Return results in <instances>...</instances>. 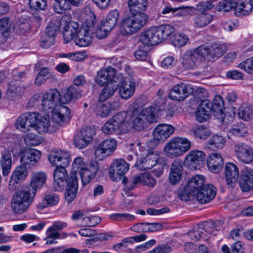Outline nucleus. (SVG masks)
Returning <instances> with one entry per match:
<instances>
[{
	"label": "nucleus",
	"mask_w": 253,
	"mask_h": 253,
	"mask_svg": "<svg viewBox=\"0 0 253 253\" xmlns=\"http://www.w3.org/2000/svg\"><path fill=\"white\" fill-rule=\"evenodd\" d=\"M21 165L31 169L36 167L41 158V153L35 149H27L20 153Z\"/></svg>",
	"instance_id": "19"
},
{
	"label": "nucleus",
	"mask_w": 253,
	"mask_h": 253,
	"mask_svg": "<svg viewBox=\"0 0 253 253\" xmlns=\"http://www.w3.org/2000/svg\"><path fill=\"white\" fill-rule=\"evenodd\" d=\"M126 112L117 113L107 121L102 127V132L106 135L126 133L130 128V125L125 121Z\"/></svg>",
	"instance_id": "4"
},
{
	"label": "nucleus",
	"mask_w": 253,
	"mask_h": 253,
	"mask_svg": "<svg viewBox=\"0 0 253 253\" xmlns=\"http://www.w3.org/2000/svg\"><path fill=\"white\" fill-rule=\"evenodd\" d=\"M117 142L113 138H108L102 141L95 148L94 155L99 160L111 155L116 150Z\"/></svg>",
	"instance_id": "16"
},
{
	"label": "nucleus",
	"mask_w": 253,
	"mask_h": 253,
	"mask_svg": "<svg viewBox=\"0 0 253 253\" xmlns=\"http://www.w3.org/2000/svg\"><path fill=\"white\" fill-rule=\"evenodd\" d=\"M211 112L214 116L223 122L225 121V115L224 114V103L222 97L219 95L215 96L212 102L211 103Z\"/></svg>",
	"instance_id": "36"
},
{
	"label": "nucleus",
	"mask_w": 253,
	"mask_h": 253,
	"mask_svg": "<svg viewBox=\"0 0 253 253\" xmlns=\"http://www.w3.org/2000/svg\"><path fill=\"white\" fill-rule=\"evenodd\" d=\"M122 78V74H116V70L111 67L101 69L95 78V83L103 86L106 84L117 83Z\"/></svg>",
	"instance_id": "13"
},
{
	"label": "nucleus",
	"mask_w": 253,
	"mask_h": 253,
	"mask_svg": "<svg viewBox=\"0 0 253 253\" xmlns=\"http://www.w3.org/2000/svg\"><path fill=\"white\" fill-rule=\"evenodd\" d=\"M234 151L237 158L245 164H250L253 161V149L248 145L239 143L235 145Z\"/></svg>",
	"instance_id": "20"
},
{
	"label": "nucleus",
	"mask_w": 253,
	"mask_h": 253,
	"mask_svg": "<svg viewBox=\"0 0 253 253\" xmlns=\"http://www.w3.org/2000/svg\"><path fill=\"white\" fill-rule=\"evenodd\" d=\"M28 169H30L23 165L18 167L11 176L9 185H14L15 183H18L19 181L24 179L28 175Z\"/></svg>",
	"instance_id": "43"
},
{
	"label": "nucleus",
	"mask_w": 253,
	"mask_h": 253,
	"mask_svg": "<svg viewBox=\"0 0 253 253\" xmlns=\"http://www.w3.org/2000/svg\"><path fill=\"white\" fill-rule=\"evenodd\" d=\"M148 0H128V7L130 13H142L146 10Z\"/></svg>",
	"instance_id": "44"
},
{
	"label": "nucleus",
	"mask_w": 253,
	"mask_h": 253,
	"mask_svg": "<svg viewBox=\"0 0 253 253\" xmlns=\"http://www.w3.org/2000/svg\"><path fill=\"white\" fill-rule=\"evenodd\" d=\"M24 140L27 145L32 146H37L42 142L40 136L32 133H27Z\"/></svg>",
	"instance_id": "62"
},
{
	"label": "nucleus",
	"mask_w": 253,
	"mask_h": 253,
	"mask_svg": "<svg viewBox=\"0 0 253 253\" xmlns=\"http://www.w3.org/2000/svg\"><path fill=\"white\" fill-rule=\"evenodd\" d=\"M72 5L73 2L69 0H55L53 8L55 12L61 14L70 10Z\"/></svg>",
	"instance_id": "49"
},
{
	"label": "nucleus",
	"mask_w": 253,
	"mask_h": 253,
	"mask_svg": "<svg viewBox=\"0 0 253 253\" xmlns=\"http://www.w3.org/2000/svg\"><path fill=\"white\" fill-rule=\"evenodd\" d=\"M129 166L123 159L116 160L112 164L109 170L111 178L115 180V174L121 176L124 175L128 170Z\"/></svg>",
	"instance_id": "28"
},
{
	"label": "nucleus",
	"mask_w": 253,
	"mask_h": 253,
	"mask_svg": "<svg viewBox=\"0 0 253 253\" xmlns=\"http://www.w3.org/2000/svg\"><path fill=\"white\" fill-rule=\"evenodd\" d=\"M2 174L3 176L8 175L11 168V155L9 153L4 154L2 157Z\"/></svg>",
	"instance_id": "54"
},
{
	"label": "nucleus",
	"mask_w": 253,
	"mask_h": 253,
	"mask_svg": "<svg viewBox=\"0 0 253 253\" xmlns=\"http://www.w3.org/2000/svg\"><path fill=\"white\" fill-rule=\"evenodd\" d=\"M159 160L158 155L154 152H149L136 162L135 166L140 170L150 169L154 167Z\"/></svg>",
	"instance_id": "23"
},
{
	"label": "nucleus",
	"mask_w": 253,
	"mask_h": 253,
	"mask_svg": "<svg viewBox=\"0 0 253 253\" xmlns=\"http://www.w3.org/2000/svg\"><path fill=\"white\" fill-rule=\"evenodd\" d=\"M25 90V87L19 83L11 82L6 92L7 97L13 100L23 94Z\"/></svg>",
	"instance_id": "41"
},
{
	"label": "nucleus",
	"mask_w": 253,
	"mask_h": 253,
	"mask_svg": "<svg viewBox=\"0 0 253 253\" xmlns=\"http://www.w3.org/2000/svg\"><path fill=\"white\" fill-rule=\"evenodd\" d=\"M224 173L227 185L229 187H233L239 176L237 166L233 163H227L225 167Z\"/></svg>",
	"instance_id": "26"
},
{
	"label": "nucleus",
	"mask_w": 253,
	"mask_h": 253,
	"mask_svg": "<svg viewBox=\"0 0 253 253\" xmlns=\"http://www.w3.org/2000/svg\"><path fill=\"white\" fill-rule=\"evenodd\" d=\"M172 250V248L171 246L168 244H164L156 246L147 253H170Z\"/></svg>",
	"instance_id": "63"
},
{
	"label": "nucleus",
	"mask_w": 253,
	"mask_h": 253,
	"mask_svg": "<svg viewBox=\"0 0 253 253\" xmlns=\"http://www.w3.org/2000/svg\"><path fill=\"white\" fill-rule=\"evenodd\" d=\"M213 19L211 14L202 12L200 14L195 16L193 19V25L196 28H203L209 25Z\"/></svg>",
	"instance_id": "40"
},
{
	"label": "nucleus",
	"mask_w": 253,
	"mask_h": 253,
	"mask_svg": "<svg viewBox=\"0 0 253 253\" xmlns=\"http://www.w3.org/2000/svg\"><path fill=\"white\" fill-rule=\"evenodd\" d=\"M175 128L170 125L161 124L153 131V140L149 141L148 146L156 147L160 142H164L174 133Z\"/></svg>",
	"instance_id": "11"
},
{
	"label": "nucleus",
	"mask_w": 253,
	"mask_h": 253,
	"mask_svg": "<svg viewBox=\"0 0 253 253\" xmlns=\"http://www.w3.org/2000/svg\"><path fill=\"white\" fill-rule=\"evenodd\" d=\"M66 18L62 17L60 22V27L63 30V39L65 43L72 40L79 31V24L75 21H67Z\"/></svg>",
	"instance_id": "18"
},
{
	"label": "nucleus",
	"mask_w": 253,
	"mask_h": 253,
	"mask_svg": "<svg viewBox=\"0 0 253 253\" xmlns=\"http://www.w3.org/2000/svg\"><path fill=\"white\" fill-rule=\"evenodd\" d=\"M225 142V139L221 136L214 135L209 140V144L211 148H222Z\"/></svg>",
	"instance_id": "60"
},
{
	"label": "nucleus",
	"mask_w": 253,
	"mask_h": 253,
	"mask_svg": "<svg viewBox=\"0 0 253 253\" xmlns=\"http://www.w3.org/2000/svg\"><path fill=\"white\" fill-rule=\"evenodd\" d=\"M35 196L25 188L19 191L13 196L11 209L15 213H22L29 207Z\"/></svg>",
	"instance_id": "9"
},
{
	"label": "nucleus",
	"mask_w": 253,
	"mask_h": 253,
	"mask_svg": "<svg viewBox=\"0 0 253 253\" xmlns=\"http://www.w3.org/2000/svg\"><path fill=\"white\" fill-rule=\"evenodd\" d=\"M59 27L60 23L58 22H50L45 29V34L55 38L56 34L59 30Z\"/></svg>",
	"instance_id": "64"
},
{
	"label": "nucleus",
	"mask_w": 253,
	"mask_h": 253,
	"mask_svg": "<svg viewBox=\"0 0 253 253\" xmlns=\"http://www.w3.org/2000/svg\"><path fill=\"white\" fill-rule=\"evenodd\" d=\"M189 38L187 35L183 33L174 34L171 38L172 44L176 47L184 46L188 42Z\"/></svg>",
	"instance_id": "50"
},
{
	"label": "nucleus",
	"mask_w": 253,
	"mask_h": 253,
	"mask_svg": "<svg viewBox=\"0 0 253 253\" xmlns=\"http://www.w3.org/2000/svg\"><path fill=\"white\" fill-rule=\"evenodd\" d=\"M216 192V188L212 184H205L196 194L198 201L202 204L211 202L214 198Z\"/></svg>",
	"instance_id": "25"
},
{
	"label": "nucleus",
	"mask_w": 253,
	"mask_h": 253,
	"mask_svg": "<svg viewBox=\"0 0 253 253\" xmlns=\"http://www.w3.org/2000/svg\"><path fill=\"white\" fill-rule=\"evenodd\" d=\"M248 131L247 128L242 123L233 125L229 130V132L237 136H244Z\"/></svg>",
	"instance_id": "56"
},
{
	"label": "nucleus",
	"mask_w": 253,
	"mask_h": 253,
	"mask_svg": "<svg viewBox=\"0 0 253 253\" xmlns=\"http://www.w3.org/2000/svg\"><path fill=\"white\" fill-rule=\"evenodd\" d=\"M142 173L134 175L128 181H127L126 178H124L123 180V182L124 184H126V187L129 190H132L135 188L137 184L139 183H142Z\"/></svg>",
	"instance_id": "55"
},
{
	"label": "nucleus",
	"mask_w": 253,
	"mask_h": 253,
	"mask_svg": "<svg viewBox=\"0 0 253 253\" xmlns=\"http://www.w3.org/2000/svg\"><path fill=\"white\" fill-rule=\"evenodd\" d=\"M119 16V11L116 9L113 10L108 14L105 20L102 21V22L108 27V29H111L112 30L116 25Z\"/></svg>",
	"instance_id": "48"
},
{
	"label": "nucleus",
	"mask_w": 253,
	"mask_h": 253,
	"mask_svg": "<svg viewBox=\"0 0 253 253\" xmlns=\"http://www.w3.org/2000/svg\"><path fill=\"white\" fill-rule=\"evenodd\" d=\"M128 82V84L125 78L122 75L121 79L118 82L119 84L117 85L118 86L121 97L124 99L130 98L135 90V80L132 78L129 80Z\"/></svg>",
	"instance_id": "22"
},
{
	"label": "nucleus",
	"mask_w": 253,
	"mask_h": 253,
	"mask_svg": "<svg viewBox=\"0 0 253 253\" xmlns=\"http://www.w3.org/2000/svg\"><path fill=\"white\" fill-rule=\"evenodd\" d=\"M252 111L249 106L247 104L242 105L239 109V117L245 121H249L251 118Z\"/></svg>",
	"instance_id": "59"
},
{
	"label": "nucleus",
	"mask_w": 253,
	"mask_h": 253,
	"mask_svg": "<svg viewBox=\"0 0 253 253\" xmlns=\"http://www.w3.org/2000/svg\"><path fill=\"white\" fill-rule=\"evenodd\" d=\"M191 131L194 136L201 139H206L211 134L209 129L204 125L198 126Z\"/></svg>",
	"instance_id": "51"
},
{
	"label": "nucleus",
	"mask_w": 253,
	"mask_h": 253,
	"mask_svg": "<svg viewBox=\"0 0 253 253\" xmlns=\"http://www.w3.org/2000/svg\"><path fill=\"white\" fill-rule=\"evenodd\" d=\"M61 93L57 89H51L45 92L42 97V110L46 113L53 112L57 109L56 107L59 106Z\"/></svg>",
	"instance_id": "12"
},
{
	"label": "nucleus",
	"mask_w": 253,
	"mask_h": 253,
	"mask_svg": "<svg viewBox=\"0 0 253 253\" xmlns=\"http://www.w3.org/2000/svg\"><path fill=\"white\" fill-rule=\"evenodd\" d=\"M205 180L202 175H197L192 177L188 183L178 194V197L182 201H187L190 200L191 197L195 196L204 186Z\"/></svg>",
	"instance_id": "10"
},
{
	"label": "nucleus",
	"mask_w": 253,
	"mask_h": 253,
	"mask_svg": "<svg viewBox=\"0 0 253 253\" xmlns=\"http://www.w3.org/2000/svg\"><path fill=\"white\" fill-rule=\"evenodd\" d=\"M81 96V91L78 87L71 85L62 90L60 100L61 104H66L72 100L79 99Z\"/></svg>",
	"instance_id": "33"
},
{
	"label": "nucleus",
	"mask_w": 253,
	"mask_h": 253,
	"mask_svg": "<svg viewBox=\"0 0 253 253\" xmlns=\"http://www.w3.org/2000/svg\"><path fill=\"white\" fill-rule=\"evenodd\" d=\"M53 77L52 75L47 68H43L39 72L36 80L35 84L40 85L44 83L47 79H50Z\"/></svg>",
	"instance_id": "52"
},
{
	"label": "nucleus",
	"mask_w": 253,
	"mask_h": 253,
	"mask_svg": "<svg viewBox=\"0 0 253 253\" xmlns=\"http://www.w3.org/2000/svg\"><path fill=\"white\" fill-rule=\"evenodd\" d=\"M253 9V3L251 0H239L236 8L235 14L237 15H249Z\"/></svg>",
	"instance_id": "42"
},
{
	"label": "nucleus",
	"mask_w": 253,
	"mask_h": 253,
	"mask_svg": "<svg viewBox=\"0 0 253 253\" xmlns=\"http://www.w3.org/2000/svg\"><path fill=\"white\" fill-rule=\"evenodd\" d=\"M183 169V162L176 159L172 162L169 175V181L172 185L177 184L181 179Z\"/></svg>",
	"instance_id": "32"
},
{
	"label": "nucleus",
	"mask_w": 253,
	"mask_h": 253,
	"mask_svg": "<svg viewBox=\"0 0 253 253\" xmlns=\"http://www.w3.org/2000/svg\"><path fill=\"white\" fill-rule=\"evenodd\" d=\"M157 37L160 43L168 39L174 32V28L170 25L165 24L155 26Z\"/></svg>",
	"instance_id": "39"
},
{
	"label": "nucleus",
	"mask_w": 253,
	"mask_h": 253,
	"mask_svg": "<svg viewBox=\"0 0 253 253\" xmlns=\"http://www.w3.org/2000/svg\"><path fill=\"white\" fill-rule=\"evenodd\" d=\"M85 168V164L82 158L78 157L76 158L72 165V170L71 175L75 174L77 177V173H80L81 171H82V170Z\"/></svg>",
	"instance_id": "57"
},
{
	"label": "nucleus",
	"mask_w": 253,
	"mask_h": 253,
	"mask_svg": "<svg viewBox=\"0 0 253 253\" xmlns=\"http://www.w3.org/2000/svg\"><path fill=\"white\" fill-rule=\"evenodd\" d=\"M148 19L145 13H131L122 21L121 32L124 35L135 33L144 26Z\"/></svg>",
	"instance_id": "6"
},
{
	"label": "nucleus",
	"mask_w": 253,
	"mask_h": 253,
	"mask_svg": "<svg viewBox=\"0 0 253 253\" xmlns=\"http://www.w3.org/2000/svg\"><path fill=\"white\" fill-rule=\"evenodd\" d=\"M126 114L131 122L130 127L136 131H141L157 122L155 111L152 107H147L140 110L132 107L127 111Z\"/></svg>",
	"instance_id": "3"
},
{
	"label": "nucleus",
	"mask_w": 253,
	"mask_h": 253,
	"mask_svg": "<svg viewBox=\"0 0 253 253\" xmlns=\"http://www.w3.org/2000/svg\"><path fill=\"white\" fill-rule=\"evenodd\" d=\"M222 223L220 221H216L213 222L212 221H206L202 224H200L201 228L203 229V233L204 236H207V239H208V234H216L215 233L214 229L217 230L220 229V227L221 226Z\"/></svg>",
	"instance_id": "45"
},
{
	"label": "nucleus",
	"mask_w": 253,
	"mask_h": 253,
	"mask_svg": "<svg viewBox=\"0 0 253 253\" xmlns=\"http://www.w3.org/2000/svg\"><path fill=\"white\" fill-rule=\"evenodd\" d=\"M67 166L61 165L56 167L54 171V187L56 190H59L65 185L66 182L69 179L68 178V173L65 169V167Z\"/></svg>",
	"instance_id": "27"
},
{
	"label": "nucleus",
	"mask_w": 253,
	"mask_h": 253,
	"mask_svg": "<svg viewBox=\"0 0 253 253\" xmlns=\"http://www.w3.org/2000/svg\"><path fill=\"white\" fill-rule=\"evenodd\" d=\"M239 185L243 192H248L253 189V170L245 169L241 172Z\"/></svg>",
	"instance_id": "30"
},
{
	"label": "nucleus",
	"mask_w": 253,
	"mask_h": 253,
	"mask_svg": "<svg viewBox=\"0 0 253 253\" xmlns=\"http://www.w3.org/2000/svg\"><path fill=\"white\" fill-rule=\"evenodd\" d=\"M46 174L44 172L39 171L34 173L31 177L30 186L26 189L35 196L37 190L41 188L45 182Z\"/></svg>",
	"instance_id": "29"
},
{
	"label": "nucleus",
	"mask_w": 253,
	"mask_h": 253,
	"mask_svg": "<svg viewBox=\"0 0 253 253\" xmlns=\"http://www.w3.org/2000/svg\"><path fill=\"white\" fill-rule=\"evenodd\" d=\"M222 251L224 253H243L244 248L243 244L238 241L231 245L230 249L227 245H223Z\"/></svg>",
	"instance_id": "53"
},
{
	"label": "nucleus",
	"mask_w": 253,
	"mask_h": 253,
	"mask_svg": "<svg viewBox=\"0 0 253 253\" xmlns=\"http://www.w3.org/2000/svg\"><path fill=\"white\" fill-rule=\"evenodd\" d=\"M117 85L107 84L101 91L99 96V100L100 102H104L112 96L118 89Z\"/></svg>",
	"instance_id": "46"
},
{
	"label": "nucleus",
	"mask_w": 253,
	"mask_h": 253,
	"mask_svg": "<svg viewBox=\"0 0 253 253\" xmlns=\"http://www.w3.org/2000/svg\"><path fill=\"white\" fill-rule=\"evenodd\" d=\"M155 27H151L142 32L139 41L147 46H152L159 43Z\"/></svg>",
	"instance_id": "31"
},
{
	"label": "nucleus",
	"mask_w": 253,
	"mask_h": 253,
	"mask_svg": "<svg viewBox=\"0 0 253 253\" xmlns=\"http://www.w3.org/2000/svg\"><path fill=\"white\" fill-rule=\"evenodd\" d=\"M206 156L202 151L193 150L190 151L185 156L184 164L191 170L199 169L206 160Z\"/></svg>",
	"instance_id": "14"
},
{
	"label": "nucleus",
	"mask_w": 253,
	"mask_h": 253,
	"mask_svg": "<svg viewBox=\"0 0 253 253\" xmlns=\"http://www.w3.org/2000/svg\"><path fill=\"white\" fill-rule=\"evenodd\" d=\"M110 218L112 220L118 221H132L135 219V216L129 213H116L110 215Z\"/></svg>",
	"instance_id": "61"
},
{
	"label": "nucleus",
	"mask_w": 253,
	"mask_h": 253,
	"mask_svg": "<svg viewBox=\"0 0 253 253\" xmlns=\"http://www.w3.org/2000/svg\"><path fill=\"white\" fill-rule=\"evenodd\" d=\"M188 236L192 240L198 241L202 238L204 240H207V236H204L203 233V229H202L200 226L194 228L192 230L190 231L188 233Z\"/></svg>",
	"instance_id": "58"
},
{
	"label": "nucleus",
	"mask_w": 253,
	"mask_h": 253,
	"mask_svg": "<svg viewBox=\"0 0 253 253\" xmlns=\"http://www.w3.org/2000/svg\"><path fill=\"white\" fill-rule=\"evenodd\" d=\"M48 159L53 166L56 165V167L68 166L70 163L69 153L61 150H53L48 155Z\"/></svg>",
	"instance_id": "24"
},
{
	"label": "nucleus",
	"mask_w": 253,
	"mask_h": 253,
	"mask_svg": "<svg viewBox=\"0 0 253 253\" xmlns=\"http://www.w3.org/2000/svg\"><path fill=\"white\" fill-rule=\"evenodd\" d=\"M238 1V0H223L218 2L217 5V10L225 12L234 10L235 11Z\"/></svg>",
	"instance_id": "47"
},
{
	"label": "nucleus",
	"mask_w": 253,
	"mask_h": 253,
	"mask_svg": "<svg viewBox=\"0 0 253 253\" xmlns=\"http://www.w3.org/2000/svg\"><path fill=\"white\" fill-rule=\"evenodd\" d=\"M192 147L191 142L185 137L176 136L170 139L166 144L164 151L169 158L181 157Z\"/></svg>",
	"instance_id": "5"
},
{
	"label": "nucleus",
	"mask_w": 253,
	"mask_h": 253,
	"mask_svg": "<svg viewBox=\"0 0 253 253\" xmlns=\"http://www.w3.org/2000/svg\"><path fill=\"white\" fill-rule=\"evenodd\" d=\"M35 113L27 112L19 116L15 123L16 128L26 132L33 129L34 122L36 119Z\"/></svg>",
	"instance_id": "21"
},
{
	"label": "nucleus",
	"mask_w": 253,
	"mask_h": 253,
	"mask_svg": "<svg viewBox=\"0 0 253 253\" xmlns=\"http://www.w3.org/2000/svg\"><path fill=\"white\" fill-rule=\"evenodd\" d=\"M226 51L225 46L218 43L201 45L193 50L186 51L181 57L180 64L185 70H195L200 64L201 58L214 61L222 56Z\"/></svg>",
	"instance_id": "1"
},
{
	"label": "nucleus",
	"mask_w": 253,
	"mask_h": 253,
	"mask_svg": "<svg viewBox=\"0 0 253 253\" xmlns=\"http://www.w3.org/2000/svg\"><path fill=\"white\" fill-rule=\"evenodd\" d=\"M223 160L220 154L212 153L208 160L207 164L209 169L213 173H218L222 169Z\"/></svg>",
	"instance_id": "37"
},
{
	"label": "nucleus",
	"mask_w": 253,
	"mask_h": 253,
	"mask_svg": "<svg viewBox=\"0 0 253 253\" xmlns=\"http://www.w3.org/2000/svg\"><path fill=\"white\" fill-rule=\"evenodd\" d=\"M95 22L96 16L94 12L88 9L84 23L87 29L81 28L79 30L78 33L76 35L77 37L75 39L76 44L80 46H86L89 44L91 42L89 32L92 31Z\"/></svg>",
	"instance_id": "7"
},
{
	"label": "nucleus",
	"mask_w": 253,
	"mask_h": 253,
	"mask_svg": "<svg viewBox=\"0 0 253 253\" xmlns=\"http://www.w3.org/2000/svg\"><path fill=\"white\" fill-rule=\"evenodd\" d=\"M98 169V163L91 162L87 168H85L80 172L79 174L83 185L88 183L95 177Z\"/></svg>",
	"instance_id": "35"
},
{
	"label": "nucleus",
	"mask_w": 253,
	"mask_h": 253,
	"mask_svg": "<svg viewBox=\"0 0 253 253\" xmlns=\"http://www.w3.org/2000/svg\"><path fill=\"white\" fill-rule=\"evenodd\" d=\"M193 92V87L189 84L181 83L173 86L169 93L172 100L180 101L187 98Z\"/></svg>",
	"instance_id": "17"
},
{
	"label": "nucleus",
	"mask_w": 253,
	"mask_h": 253,
	"mask_svg": "<svg viewBox=\"0 0 253 253\" xmlns=\"http://www.w3.org/2000/svg\"><path fill=\"white\" fill-rule=\"evenodd\" d=\"M36 120L34 122L33 129L39 133L48 131L52 132L63 123L68 122L71 117V110L67 106L61 105L52 114V120L55 123L51 126L48 115L42 116L35 113Z\"/></svg>",
	"instance_id": "2"
},
{
	"label": "nucleus",
	"mask_w": 253,
	"mask_h": 253,
	"mask_svg": "<svg viewBox=\"0 0 253 253\" xmlns=\"http://www.w3.org/2000/svg\"><path fill=\"white\" fill-rule=\"evenodd\" d=\"M78 188V178L76 175H70L67 181V188L65 192V200L71 203L75 198Z\"/></svg>",
	"instance_id": "34"
},
{
	"label": "nucleus",
	"mask_w": 253,
	"mask_h": 253,
	"mask_svg": "<svg viewBox=\"0 0 253 253\" xmlns=\"http://www.w3.org/2000/svg\"><path fill=\"white\" fill-rule=\"evenodd\" d=\"M211 105L210 100H203L201 102L196 113V117L198 121L203 122L209 118L211 112Z\"/></svg>",
	"instance_id": "38"
},
{
	"label": "nucleus",
	"mask_w": 253,
	"mask_h": 253,
	"mask_svg": "<svg viewBox=\"0 0 253 253\" xmlns=\"http://www.w3.org/2000/svg\"><path fill=\"white\" fill-rule=\"evenodd\" d=\"M95 134L94 129L90 127L82 128L74 137V145L79 149L86 147L92 140Z\"/></svg>",
	"instance_id": "15"
},
{
	"label": "nucleus",
	"mask_w": 253,
	"mask_h": 253,
	"mask_svg": "<svg viewBox=\"0 0 253 253\" xmlns=\"http://www.w3.org/2000/svg\"><path fill=\"white\" fill-rule=\"evenodd\" d=\"M35 196L25 188L19 191L13 196L11 209L15 213H22L29 207Z\"/></svg>",
	"instance_id": "8"
}]
</instances>
